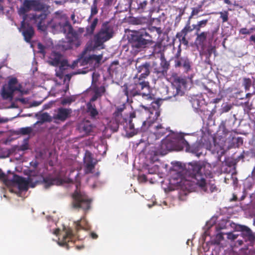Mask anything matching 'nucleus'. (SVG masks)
Instances as JSON below:
<instances>
[{
	"label": "nucleus",
	"mask_w": 255,
	"mask_h": 255,
	"mask_svg": "<svg viewBox=\"0 0 255 255\" xmlns=\"http://www.w3.org/2000/svg\"><path fill=\"white\" fill-rule=\"evenodd\" d=\"M33 130V128L31 127H27L25 128H20L17 130V134H20L22 135H27L29 134Z\"/></svg>",
	"instance_id": "nucleus-34"
},
{
	"label": "nucleus",
	"mask_w": 255,
	"mask_h": 255,
	"mask_svg": "<svg viewBox=\"0 0 255 255\" xmlns=\"http://www.w3.org/2000/svg\"><path fill=\"white\" fill-rule=\"evenodd\" d=\"M18 83L16 78H11L8 82L7 84L2 86L1 90V97L4 100H11L13 96V93L16 91H20V86H16Z\"/></svg>",
	"instance_id": "nucleus-11"
},
{
	"label": "nucleus",
	"mask_w": 255,
	"mask_h": 255,
	"mask_svg": "<svg viewBox=\"0 0 255 255\" xmlns=\"http://www.w3.org/2000/svg\"><path fill=\"white\" fill-rule=\"evenodd\" d=\"M186 175L196 181V184L204 192L207 191L206 179L212 177L211 170L207 168L203 162L192 161L187 164L185 171Z\"/></svg>",
	"instance_id": "nucleus-2"
},
{
	"label": "nucleus",
	"mask_w": 255,
	"mask_h": 255,
	"mask_svg": "<svg viewBox=\"0 0 255 255\" xmlns=\"http://www.w3.org/2000/svg\"><path fill=\"white\" fill-rule=\"evenodd\" d=\"M105 92V88L104 87L102 86L100 88H96L94 91V94L91 98L90 101L94 102L97 100V99L102 96V94Z\"/></svg>",
	"instance_id": "nucleus-27"
},
{
	"label": "nucleus",
	"mask_w": 255,
	"mask_h": 255,
	"mask_svg": "<svg viewBox=\"0 0 255 255\" xmlns=\"http://www.w3.org/2000/svg\"><path fill=\"white\" fill-rule=\"evenodd\" d=\"M37 48L38 49V52L43 55V56H45V52L44 51L45 49V46H43L41 43H38L37 44Z\"/></svg>",
	"instance_id": "nucleus-50"
},
{
	"label": "nucleus",
	"mask_w": 255,
	"mask_h": 255,
	"mask_svg": "<svg viewBox=\"0 0 255 255\" xmlns=\"http://www.w3.org/2000/svg\"><path fill=\"white\" fill-rule=\"evenodd\" d=\"M176 83H178L180 85L185 87L187 84L186 80L184 78L178 77L175 79Z\"/></svg>",
	"instance_id": "nucleus-46"
},
{
	"label": "nucleus",
	"mask_w": 255,
	"mask_h": 255,
	"mask_svg": "<svg viewBox=\"0 0 255 255\" xmlns=\"http://www.w3.org/2000/svg\"><path fill=\"white\" fill-rule=\"evenodd\" d=\"M153 72L158 76H164L166 73L160 67L154 68Z\"/></svg>",
	"instance_id": "nucleus-44"
},
{
	"label": "nucleus",
	"mask_w": 255,
	"mask_h": 255,
	"mask_svg": "<svg viewBox=\"0 0 255 255\" xmlns=\"http://www.w3.org/2000/svg\"><path fill=\"white\" fill-rule=\"evenodd\" d=\"M77 238L76 235L71 228H65L64 234L61 239L59 238L58 244L59 246L69 249L73 247Z\"/></svg>",
	"instance_id": "nucleus-12"
},
{
	"label": "nucleus",
	"mask_w": 255,
	"mask_h": 255,
	"mask_svg": "<svg viewBox=\"0 0 255 255\" xmlns=\"http://www.w3.org/2000/svg\"><path fill=\"white\" fill-rule=\"evenodd\" d=\"M45 7V4L42 0H24L18 9V13L24 16L27 15L26 13L31 10L42 11Z\"/></svg>",
	"instance_id": "nucleus-8"
},
{
	"label": "nucleus",
	"mask_w": 255,
	"mask_h": 255,
	"mask_svg": "<svg viewBox=\"0 0 255 255\" xmlns=\"http://www.w3.org/2000/svg\"><path fill=\"white\" fill-rule=\"evenodd\" d=\"M49 187L52 185H60L63 183V180L59 177L51 178L49 175Z\"/></svg>",
	"instance_id": "nucleus-33"
},
{
	"label": "nucleus",
	"mask_w": 255,
	"mask_h": 255,
	"mask_svg": "<svg viewBox=\"0 0 255 255\" xmlns=\"http://www.w3.org/2000/svg\"><path fill=\"white\" fill-rule=\"evenodd\" d=\"M98 22V19L97 18H94L91 25L86 27V35H91L93 34Z\"/></svg>",
	"instance_id": "nucleus-28"
},
{
	"label": "nucleus",
	"mask_w": 255,
	"mask_h": 255,
	"mask_svg": "<svg viewBox=\"0 0 255 255\" xmlns=\"http://www.w3.org/2000/svg\"><path fill=\"white\" fill-rule=\"evenodd\" d=\"M128 128L130 130L134 128V124L132 123V121L131 120H128Z\"/></svg>",
	"instance_id": "nucleus-57"
},
{
	"label": "nucleus",
	"mask_w": 255,
	"mask_h": 255,
	"mask_svg": "<svg viewBox=\"0 0 255 255\" xmlns=\"http://www.w3.org/2000/svg\"><path fill=\"white\" fill-rule=\"evenodd\" d=\"M72 206L75 209H81L87 211L90 208L91 200L84 192L81 191L76 185V189L72 195Z\"/></svg>",
	"instance_id": "nucleus-7"
},
{
	"label": "nucleus",
	"mask_w": 255,
	"mask_h": 255,
	"mask_svg": "<svg viewBox=\"0 0 255 255\" xmlns=\"http://www.w3.org/2000/svg\"><path fill=\"white\" fill-rule=\"evenodd\" d=\"M220 15V18L222 19V23L226 22L229 20V12L227 10H224L223 11H220L218 12Z\"/></svg>",
	"instance_id": "nucleus-36"
},
{
	"label": "nucleus",
	"mask_w": 255,
	"mask_h": 255,
	"mask_svg": "<svg viewBox=\"0 0 255 255\" xmlns=\"http://www.w3.org/2000/svg\"><path fill=\"white\" fill-rule=\"evenodd\" d=\"M71 19L73 21V23L75 24L76 23V20L75 14L74 12L71 15Z\"/></svg>",
	"instance_id": "nucleus-64"
},
{
	"label": "nucleus",
	"mask_w": 255,
	"mask_h": 255,
	"mask_svg": "<svg viewBox=\"0 0 255 255\" xmlns=\"http://www.w3.org/2000/svg\"><path fill=\"white\" fill-rule=\"evenodd\" d=\"M217 188L215 185L213 184L211 186V187H210L211 192H213L215 191H217Z\"/></svg>",
	"instance_id": "nucleus-60"
},
{
	"label": "nucleus",
	"mask_w": 255,
	"mask_h": 255,
	"mask_svg": "<svg viewBox=\"0 0 255 255\" xmlns=\"http://www.w3.org/2000/svg\"><path fill=\"white\" fill-rule=\"evenodd\" d=\"M68 65V62L66 60H61L59 62V64H58V66L59 67V70L62 71L64 70L65 67L67 66Z\"/></svg>",
	"instance_id": "nucleus-47"
},
{
	"label": "nucleus",
	"mask_w": 255,
	"mask_h": 255,
	"mask_svg": "<svg viewBox=\"0 0 255 255\" xmlns=\"http://www.w3.org/2000/svg\"><path fill=\"white\" fill-rule=\"evenodd\" d=\"M240 34H250L251 33V31L248 30L247 28H242L239 30Z\"/></svg>",
	"instance_id": "nucleus-51"
},
{
	"label": "nucleus",
	"mask_w": 255,
	"mask_h": 255,
	"mask_svg": "<svg viewBox=\"0 0 255 255\" xmlns=\"http://www.w3.org/2000/svg\"><path fill=\"white\" fill-rule=\"evenodd\" d=\"M124 92L128 98L141 95L145 100L151 101L154 99V95L150 92L149 82L137 78V76L133 77V82L124 85Z\"/></svg>",
	"instance_id": "nucleus-3"
},
{
	"label": "nucleus",
	"mask_w": 255,
	"mask_h": 255,
	"mask_svg": "<svg viewBox=\"0 0 255 255\" xmlns=\"http://www.w3.org/2000/svg\"><path fill=\"white\" fill-rule=\"evenodd\" d=\"M87 112L89 114L92 119H95L96 117L98 115L99 113L96 108L95 105H92L91 103H88L87 105Z\"/></svg>",
	"instance_id": "nucleus-26"
},
{
	"label": "nucleus",
	"mask_w": 255,
	"mask_h": 255,
	"mask_svg": "<svg viewBox=\"0 0 255 255\" xmlns=\"http://www.w3.org/2000/svg\"><path fill=\"white\" fill-rule=\"evenodd\" d=\"M75 101V98L72 97H69L62 99L61 101V104L62 105H65L66 104H70L72 102Z\"/></svg>",
	"instance_id": "nucleus-42"
},
{
	"label": "nucleus",
	"mask_w": 255,
	"mask_h": 255,
	"mask_svg": "<svg viewBox=\"0 0 255 255\" xmlns=\"http://www.w3.org/2000/svg\"><path fill=\"white\" fill-rule=\"evenodd\" d=\"M147 3H148V2L146 0H143L142 2H140L137 4V9L139 11H140V12H144L145 10V9L146 8Z\"/></svg>",
	"instance_id": "nucleus-40"
},
{
	"label": "nucleus",
	"mask_w": 255,
	"mask_h": 255,
	"mask_svg": "<svg viewBox=\"0 0 255 255\" xmlns=\"http://www.w3.org/2000/svg\"><path fill=\"white\" fill-rule=\"evenodd\" d=\"M75 229L77 232L80 230H86L88 228V223L84 218H81L80 220L75 222Z\"/></svg>",
	"instance_id": "nucleus-25"
},
{
	"label": "nucleus",
	"mask_w": 255,
	"mask_h": 255,
	"mask_svg": "<svg viewBox=\"0 0 255 255\" xmlns=\"http://www.w3.org/2000/svg\"><path fill=\"white\" fill-rule=\"evenodd\" d=\"M232 108V106L231 105H226L222 108V112L223 113H227Z\"/></svg>",
	"instance_id": "nucleus-52"
},
{
	"label": "nucleus",
	"mask_w": 255,
	"mask_h": 255,
	"mask_svg": "<svg viewBox=\"0 0 255 255\" xmlns=\"http://www.w3.org/2000/svg\"><path fill=\"white\" fill-rule=\"evenodd\" d=\"M98 12V5L92 4L91 6V13L88 20L89 21L93 16Z\"/></svg>",
	"instance_id": "nucleus-38"
},
{
	"label": "nucleus",
	"mask_w": 255,
	"mask_h": 255,
	"mask_svg": "<svg viewBox=\"0 0 255 255\" xmlns=\"http://www.w3.org/2000/svg\"><path fill=\"white\" fill-rule=\"evenodd\" d=\"M114 30L108 21L103 23L100 30L94 36V46H102L103 44L113 37Z\"/></svg>",
	"instance_id": "nucleus-6"
},
{
	"label": "nucleus",
	"mask_w": 255,
	"mask_h": 255,
	"mask_svg": "<svg viewBox=\"0 0 255 255\" xmlns=\"http://www.w3.org/2000/svg\"><path fill=\"white\" fill-rule=\"evenodd\" d=\"M73 36H66L67 41L62 40L59 41L57 45L59 50L65 51L73 48L74 47L77 48L80 44L77 33H74Z\"/></svg>",
	"instance_id": "nucleus-13"
},
{
	"label": "nucleus",
	"mask_w": 255,
	"mask_h": 255,
	"mask_svg": "<svg viewBox=\"0 0 255 255\" xmlns=\"http://www.w3.org/2000/svg\"><path fill=\"white\" fill-rule=\"evenodd\" d=\"M94 168V165L92 163H88L86 165L85 172L86 173H91Z\"/></svg>",
	"instance_id": "nucleus-45"
},
{
	"label": "nucleus",
	"mask_w": 255,
	"mask_h": 255,
	"mask_svg": "<svg viewBox=\"0 0 255 255\" xmlns=\"http://www.w3.org/2000/svg\"><path fill=\"white\" fill-rule=\"evenodd\" d=\"M252 84V81L250 78L245 77L243 79L242 85L246 91L250 90Z\"/></svg>",
	"instance_id": "nucleus-35"
},
{
	"label": "nucleus",
	"mask_w": 255,
	"mask_h": 255,
	"mask_svg": "<svg viewBox=\"0 0 255 255\" xmlns=\"http://www.w3.org/2000/svg\"><path fill=\"white\" fill-rule=\"evenodd\" d=\"M226 234L227 235L228 239L232 241H235L236 239H237L239 236L238 235L234 234L231 232L228 233Z\"/></svg>",
	"instance_id": "nucleus-49"
},
{
	"label": "nucleus",
	"mask_w": 255,
	"mask_h": 255,
	"mask_svg": "<svg viewBox=\"0 0 255 255\" xmlns=\"http://www.w3.org/2000/svg\"><path fill=\"white\" fill-rule=\"evenodd\" d=\"M224 234L223 233H219L217 234L216 238L220 241H222L224 239L223 237Z\"/></svg>",
	"instance_id": "nucleus-56"
},
{
	"label": "nucleus",
	"mask_w": 255,
	"mask_h": 255,
	"mask_svg": "<svg viewBox=\"0 0 255 255\" xmlns=\"http://www.w3.org/2000/svg\"><path fill=\"white\" fill-rule=\"evenodd\" d=\"M93 127L91 123L86 121L81 123L78 127L79 131L84 135H89L93 131Z\"/></svg>",
	"instance_id": "nucleus-22"
},
{
	"label": "nucleus",
	"mask_w": 255,
	"mask_h": 255,
	"mask_svg": "<svg viewBox=\"0 0 255 255\" xmlns=\"http://www.w3.org/2000/svg\"><path fill=\"white\" fill-rule=\"evenodd\" d=\"M50 25L51 27V31L54 33H61V22H58L55 23H51L49 22V26Z\"/></svg>",
	"instance_id": "nucleus-30"
},
{
	"label": "nucleus",
	"mask_w": 255,
	"mask_h": 255,
	"mask_svg": "<svg viewBox=\"0 0 255 255\" xmlns=\"http://www.w3.org/2000/svg\"><path fill=\"white\" fill-rule=\"evenodd\" d=\"M8 122V120L5 118L0 117V124L5 123Z\"/></svg>",
	"instance_id": "nucleus-63"
},
{
	"label": "nucleus",
	"mask_w": 255,
	"mask_h": 255,
	"mask_svg": "<svg viewBox=\"0 0 255 255\" xmlns=\"http://www.w3.org/2000/svg\"><path fill=\"white\" fill-rule=\"evenodd\" d=\"M163 51V48L161 42H156L153 47L152 54L153 55L161 54L162 55Z\"/></svg>",
	"instance_id": "nucleus-29"
},
{
	"label": "nucleus",
	"mask_w": 255,
	"mask_h": 255,
	"mask_svg": "<svg viewBox=\"0 0 255 255\" xmlns=\"http://www.w3.org/2000/svg\"><path fill=\"white\" fill-rule=\"evenodd\" d=\"M161 68L166 73L167 70L169 69V64L164 57L161 58V61L160 63Z\"/></svg>",
	"instance_id": "nucleus-39"
},
{
	"label": "nucleus",
	"mask_w": 255,
	"mask_h": 255,
	"mask_svg": "<svg viewBox=\"0 0 255 255\" xmlns=\"http://www.w3.org/2000/svg\"><path fill=\"white\" fill-rule=\"evenodd\" d=\"M191 30L190 21L188 20L183 29L180 31L178 32L176 34V37L178 39L180 43L185 46L188 45L189 42L186 36L189 33L192 32Z\"/></svg>",
	"instance_id": "nucleus-16"
},
{
	"label": "nucleus",
	"mask_w": 255,
	"mask_h": 255,
	"mask_svg": "<svg viewBox=\"0 0 255 255\" xmlns=\"http://www.w3.org/2000/svg\"><path fill=\"white\" fill-rule=\"evenodd\" d=\"M151 41V36L146 29L134 31L128 40V49L132 55H136Z\"/></svg>",
	"instance_id": "nucleus-4"
},
{
	"label": "nucleus",
	"mask_w": 255,
	"mask_h": 255,
	"mask_svg": "<svg viewBox=\"0 0 255 255\" xmlns=\"http://www.w3.org/2000/svg\"><path fill=\"white\" fill-rule=\"evenodd\" d=\"M150 64L147 62L136 67L137 73L135 76H137V78L144 80L150 74Z\"/></svg>",
	"instance_id": "nucleus-17"
},
{
	"label": "nucleus",
	"mask_w": 255,
	"mask_h": 255,
	"mask_svg": "<svg viewBox=\"0 0 255 255\" xmlns=\"http://www.w3.org/2000/svg\"><path fill=\"white\" fill-rule=\"evenodd\" d=\"M142 126H147V129L155 135L156 139L160 138L168 131V128L163 127L162 124L157 122L156 121H144L143 122Z\"/></svg>",
	"instance_id": "nucleus-10"
},
{
	"label": "nucleus",
	"mask_w": 255,
	"mask_h": 255,
	"mask_svg": "<svg viewBox=\"0 0 255 255\" xmlns=\"http://www.w3.org/2000/svg\"><path fill=\"white\" fill-rule=\"evenodd\" d=\"M61 33H63L66 35V36H73L74 33H77L74 31L72 26L68 20H66L64 23H61Z\"/></svg>",
	"instance_id": "nucleus-20"
},
{
	"label": "nucleus",
	"mask_w": 255,
	"mask_h": 255,
	"mask_svg": "<svg viewBox=\"0 0 255 255\" xmlns=\"http://www.w3.org/2000/svg\"><path fill=\"white\" fill-rule=\"evenodd\" d=\"M47 14L45 13H41L38 15L34 14L25 15L23 16V20L21 22L20 31L22 32L25 41L30 42L34 34L33 27L28 22L33 21V23H36L38 29L41 31L45 32L48 28V20L47 19Z\"/></svg>",
	"instance_id": "nucleus-1"
},
{
	"label": "nucleus",
	"mask_w": 255,
	"mask_h": 255,
	"mask_svg": "<svg viewBox=\"0 0 255 255\" xmlns=\"http://www.w3.org/2000/svg\"><path fill=\"white\" fill-rule=\"evenodd\" d=\"M187 145V141L184 138V135L171 132L162 139L161 142V148L168 151L182 150L183 146Z\"/></svg>",
	"instance_id": "nucleus-5"
},
{
	"label": "nucleus",
	"mask_w": 255,
	"mask_h": 255,
	"mask_svg": "<svg viewBox=\"0 0 255 255\" xmlns=\"http://www.w3.org/2000/svg\"><path fill=\"white\" fill-rule=\"evenodd\" d=\"M208 54L209 56H211L212 53H215L216 49L215 47H211L207 49Z\"/></svg>",
	"instance_id": "nucleus-54"
},
{
	"label": "nucleus",
	"mask_w": 255,
	"mask_h": 255,
	"mask_svg": "<svg viewBox=\"0 0 255 255\" xmlns=\"http://www.w3.org/2000/svg\"><path fill=\"white\" fill-rule=\"evenodd\" d=\"M90 237L93 239H97L98 237V235L95 232H91L90 233Z\"/></svg>",
	"instance_id": "nucleus-59"
},
{
	"label": "nucleus",
	"mask_w": 255,
	"mask_h": 255,
	"mask_svg": "<svg viewBox=\"0 0 255 255\" xmlns=\"http://www.w3.org/2000/svg\"><path fill=\"white\" fill-rule=\"evenodd\" d=\"M161 100L158 99L155 101H153L151 103V107L150 108V112L151 114H154L156 117V119L157 120L158 117L160 115V111L159 110L161 106Z\"/></svg>",
	"instance_id": "nucleus-21"
},
{
	"label": "nucleus",
	"mask_w": 255,
	"mask_h": 255,
	"mask_svg": "<svg viewBox=\"0 0 255 255\" xmlns=\"http://www.w3.org/2000/svg\"><path fill=\"white\" fill-rule=\"evenodd\" d=\"M249 41L250 42H253L254 43H255V34L252 35L249 39Z\"/></svg>",
	"instance_id": "nucleus-62"
},
{
	"label": "nucleus",
	"mask_w": 255,
	"mask_h": 255,
	"mask_svg": "<svg viewBox=\"0 0 255 255\" xmlns=\"http://www.w3.org/2000/svg\"><path fill=\"white\" fill-rule=\"evenodd\" d=\"M190 28L191 29V31H193L194 30H196V33L199 32V30L198 28V23L196 24H193L192 25H190Z\"/></svg>",
	"instance_id": "nucleus-53"
},
{
	"label": "nucleus",
	"mask_w": 255,
	"mask_h": 255,
	"mask_svg": "<svg viewBox=\"0 0 255 255\" xmlns=\"http://www.w3.org/2000/svg\"><path fill=\"white\" fill-rule=\"evenodd\" d=\"M138 180L140 182H145L147 181L146 176L145 175H141L138 177Z\"/></svg>",
	"instance_id": "nucleus-55"
},
{
	"label": "nucleus",
	"mask_w": 255,
	"mask_h": 255,
	"mask_svg": "<svg viewBox=\"0 0 255 255\" xmlns=\"http://www.w3.org/2000/svg\"><path fill=\"white\" fill-rule=\"evenodd\" d=\"M202 11L203 9L202 4H199L197 7H192L191 13L188 18V20L190 21L192 17H193L194 16L197 15L200 12H201Z\"/></svg>",
	"instance_id": "nucleus-32"
},
{
	"label": "nucleus",
	"mask_w": 255,
	"mask_h": 255,
	"mask_svg": "<svg viewBox=\"0 0 255 255\" xmlns=\"http://www.w3.org/2000/svg\"><path fill=\"white\" fill-rule=\"evenodd\" d=\"M208 21H209L208 19H203L202 20H200V21H199L197 22L199 32L200 31L201 29L202 28H204L207 25Z\"/></svg>",
	"instance_id": "nucleus-43"
},
{
	"label": "nucleus",
	"mask_w": 255,
	"mask_h": 255,
	"mask_svg": "<svg viewBox=\"0 0 255 255\" xmlns=\"http://www.w3.org/2000/svg\"><path fill=\"white\" fill-rule=\"evenodd\" d=\"M62 55L59 53H56L55 55V57L53 61L51 62V64L53 65H55L58 66V64H59V62L62 60Z\"/></svg>",
	"instance_id": "nucleus-37"
},
{
	"label": "nucleus",
	"mask_w": 255,
	"mask_h": 255,
	"mask_svg": "<svg viewBox=\"0 0 255 255\" xmlns=\"http://www.w3.org/2000/svg\"><path fill=\"white\" fill-rule=\"evenodd\" d=\"M208 32L203 31L201 33H195L196 37L195 39V43L200 46H203L206 41Z\"/></svg>",
	"instance_id": "nucleus-24"
},
{
	"label": "nucleus",
	"mask_w": 255,
	"mask_h": 255,
	"mask_svg": "<svg viewBox=\"0 0 255 255\" xmlns=\"http://www.w3.org/2000/svg\"><path fill=\"white\" fill-rule=\"evenodd\" d=\"M183 146V150L185 148L186 151L190 152L195 154L198 157H199L203 154V145L199 143H195L190 146L187 142V145Z\"/></svg>",
	"instance_id": "nucleus-19"
},
{
	"label": "nucleus",
	"mask_w": 255,
	"mask_h": 255,
	"mask_svg": "<svg viewBox=\"0 0 255 255\" xmlns=\"http://www.w3.org/2000/svg\"><path fill=\"white\" fill-rule=\"evenodd\" d=\"M0 180L3 181L5 184H6L8 180L5 174L0 169Z\"/></svg>",
	"instance_id": "nucleus-48"
},
{
	"label": "nucleus",
	"mask_w": 255,
	"mask_h": 255,
	"mask_svg": "<svg viewBox=\"0 0 255 255\" xmlns=\"http://www.w3.org/2000/svg\"><path fill=\"white\" fill-rule=\"evenodd\" d=\"M174 66L176 68H182L184 72L188 73L191 70L192 62L187 57H180L176 55Z\"/></svg>",
	"instance_id": "nucleus-15"
},
{
	"label": "nucleus",
	"mask_w": 255,
	"mask_h": 255,
	"mask_svg": "<svg viewBox=\"0 0 255 255\" xmlns=\"http://www.w3.org/2000/svg\"><path fill=\"white\" fill-rule=\"evenodd\" d=\"M236 229L241 232V236L246 242L248 241L252 244L255 243V235L250 228L245 225H238Z\"/></svg>",
	"instance_id": "nucleus-14"
},
{
	"label": "nucleus",
	"mask_w": 255,
	"mask_h": 255,
	"mask_svg": "<svg viewBox=\"0 0 255 255\" xmlns=\"http://www.w3.org/2000/svg\"><path fill=\"white\" fill-rule=\"evenodd\" d=\"M11 181L16 184L19 189L21 191H27L29 185L32 188L34 187L39 182L36 176H30L26 179L16 174L13 175Z\"/></svg>",
	"instance_id": "nucleus-9"
},
{
	"label": "nucleus",
	"mask_w": 255,
	"mask_h": 255,
	"mask_svg": "<svg viewBox=\"0 0 255 255\" xmlns=\"http://www.w3.org/2000/svg\"><path fill=\"white\" fill-rule=\"evenodd\" d=\"M123 109H118L115 112L113 115L115 119V120L117 123L120 122L121 119L122 118V112Z\"/></svg>",
	"instance_id": "nucleus-41"
},
{
	"label": "nucleus",
	"mask_w": 255,
	"mask_h": 255,
	"mask_svg": "<svg viewBox=\"0 0 255 255\" xmlns=\"http://www.w3.org/2000/svg\"><path fill=\"white\" fill-rule=\"evenodd\" d=\"M153 29H155V31L159 34L160 35L162 33V29L161 27H156L155 26H152Z\"/></svg>",
	"instance_id": "nucleus-58"
},
{
	"label": "nucleus",
	"mask_w": 255,
	"mask_h": 255,
	"mask_svg": "<svg viewBox=\"0 0 255 255\" xmlns=\"http://www.w3.org/2000/svg\"><path fill=\"white\" fill-rule=\"evenodd\" d=\"M37 119L38 121L34 124V125H41L44 122H48V113H44L40 115H38Z\"/></svg>",
	"instance_id": "nucleus-31"
},
{
	"label": "nucleus",
	"mask_w": 255,
	"mask_h": 255,
	"mask_svg": "<svg viewBox=\"0 0 255 255\" xmlns=\"http://www.w3.org/2000/svg\"><path fill=\"white\" fill-rule=\"evenodd\" d=\"M136 117V114H135V112H132V113H130V115H129V120H131L132 121V119L133 118H135Z\"/></svg>",
	"instance_id": "nucleus-61"
},
{
	"label": "nucleus",
	"mask_w": 255,
	"mask_h": 255,
	"mask_svg": "<svg viewBox=\"0 0 255 255\" xmlns=\"http://www.w3.org/2000/svg\"><path fill=\"white\" fill-rule=\"evenodd\" d=\"M72 111L71 109L59 108L57 109V113L54 114L53 118L61 122L65 121L71 115Z\"/></svg>",
	"instance_id": "nucleus-18"
},
{
	"label": "nucleus",
	"mask_w": 255,
	"mask_h": 255,
	"mask_svg": "<svg viewBox=\"0 0 255 255\" xmlns=\"http://www.w3.org/2000/svg\"><path fill=\"white\" fill-rule=\"evenodd\" d=\"M29 138H25L23 140L22 143L20 145H14L10 149L11 152H18L25 151L29 149Z\"/></svg>",
	"instance_id": "nucleus-23"
}]
</instances>
